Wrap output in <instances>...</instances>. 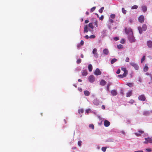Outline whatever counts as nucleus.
Wrapping results in <instances>:
<instances>
[{"instance_id":"nucleus-7","label":"nucleus","mask_w":152,"mask_h":152,"mask_svg":"<svg viewBox=\"0 0 152 152\" xmlns=\"http://www.w3.org/2000/svg\"><path fill=\"white\" fill-rule=\"evenodd\" d=\"M130 64L133 66L136 70H137L139 69V66L136 64L133 63H130Z\"/></svg>"},{"instance_id":"nucleus-14","label":"nucleus","mask_w":152,"mask_h":152,"mask_svg":"<svg viewBox=\"0 0 152 152\" xmlns=\"http://www.w3.org/2000/svg\"><path fill=\"white\" fill-rule=\"evenodd\" d=\"M111 93L112 95L114 96H116L117 94V93L115 90H112L111 91Z\"/></svg>"},{"instance_id":"nucleus-13","label":"nucleus","mask_w":152,"mask_h":152,"mask_svg":"<svg viewBox=\"0 0 152 152\" xmlns=\"http://www.w3.org/2000/svg\"><path fill=\"white\" fill-rule=\"evenodd\" d=\"M103 53L105 55H107L109 53V51L107 49L105 48L103 50Z\"/></svg>"},{"instance_id":"nucleus-62","label":"nucleus","mask_w":152,"mask_h":152,"mask_svg":"<svg viewBox=\"0 0 152 152\" xmlns=\"http://www.w3.org/2000/svg\"><path fill=\"white\" fill-rule=\"evenodd\" d=\"M134 152H143V151H134Z\"/></svg>"},{"instance_id":"nucleus-30","label":"nucleus","mask_w":152,"mask_h":152,"mask_svg":"<svg viewBox=\"0 0 152 152\" xmlns=\"http://www.w3.org/2000/svg\"><path fill=\"white\" fill-rule=\"evenodd\" d=\"M104 9V7H102L99 10V12L100 13H102V12H103V10Z\"/></svg>"},{"instance_id":"nucleus-48","label":"nucleus","mask_w":152,"mask_h":152,"mask_svg":"<svg viewBox=\"0 0 152 152\" xmlns=\"http://www.w3.org/2000/svg\"><path fill=\"white\" fill-rule=\"evenodd\" d=\"M109 22L110 23H112L113 22V20L111 19H110L109 20Z\"/></svg>"},{"instance_id":"nucleus-16","label":"nucleus","mask_w":152,"mask_h":152,"mask_svg":"<svg viewBox=\"0 0 152 152\" xmlns=\"http://www.w3.org/2000/svg\"><path fill=\"white\" fill-rule=\"evenodd\" d=\"M106 83V82L103 80H101L100 82V84L102 86L105 85Z\"/></svg>"},{"instance_id":"nucleus-63","label":"nucleus","mask_w":152,"mask_h":152,"mask_svg":"<svg viewBox=\"0 0 152 152\" xmlns=\"http://www.w3.org/2000/svg\"><path fill=\"white\" fill-rule=\"evenodd\" d=\"M80 45H80V44H78L77 45V47L78 48H79V47H80Z\"/></svg>"},{"instance_id":"nucleus-64","label":"nucleus","mask_w":152,"mask_h":152,"mask_svg":"<svg viewBox=\"0 0 152 152\" xmlns=\"http://www.w3.org/2000/svg\"><path fill=\"white\" fill-rule=\"evenodd\" d=\"M78 82H81L82 81V80L80 79H79L78 80Z\"/></svg>"},{"instance_id":"nucleus-37","label":"nucleus","mask_w":152,"mask_h":152,"mask_svg":"<svg viewBox=\"0 0 152 152\" xmlns=\"http://www.w3.org/2000/svg\"><path fill=\"white\" fill-rule=\"evenodd\" d=\"M94 24L96 26V27H98V21L96 20L94 22Z\"/></svg>"},{"instance_id":"nucleus-44","label":"nucleus","mask_w":152,"mask_h":152,"mask_svg":"<svg viewBox=\"0 0 152 152\" xmlns=\"http://www.w3.org/2000/svg\"><path fill=\"white\" fill-rule=\"evenodd\" d=\"M129 61V58L128 57H126V59L125 60V61L126 62H128Z\"/></svg>"},{"instance_id":"nucleus-11","label":"nucleus","mask_w":152,"mask_h":152,"mask_svg":"<svg viewBox=\"0 0 152 152\" xmlns=\"http://www.w3.org/2000/svg\"><path fill=\"white\" fill-rule=\"evenodd\" d=\"M110 124V123L107 120H105L104 121V125L105 127H108Z\"/></svg>"},{"instance_id":"nucleus-52","label":"nucleus","mask_w":152,"mask_h":152,"mask_svg":"<svg viewBox=\"0 0 152 152\" xmlns=\"http://www.w3.org/2000/svg\"><path fill=\"white\" fill-rule=\"evenodd\" d=\"M138 79V81L139 82H142V80L141 78L140 77H139Z\"/></svg>"},{"instance_id":"nucleus-47","label":"nucleus","mask_w":152,"mask_h":152,"mask_svg":"<svg viewBox=\"0 0 152 152\" xmlns=\"http://www.w3.org/2000/svg\"><path fill=\"white\" fill-rule=\"evenodd\" d=\"M104 18V16L103 15L101 16L99 18V19L101 20H102Z\"/></svg>"},{"instance_id":"nucleus-59","label":"nucleus","mask_w":152,"mask_h":152,"mask_svg":"<svg viewBox=\"0 0 152 152\" xmlns=\"http://www.w3.org/2000/svg\"><path fill=\"white\" fill-rule=\"evenodd\" d=\"M129 21L130 23H132L133 21V20L132 19H130L129 20Z\"/></svg>"},{"instance_id":"nucleus-27","label":"nucleus","mask_w":152,"mask_h":152,"mask_svg":"<svg viewBox=\"0 0 152 152\" xmlns=\"http://www.w3.org/2000/svg\"><path fill=\"white\" fill-rule=\"evenodd\" d=\"M117 47L118 49H121L123 48V45H122L120 44V45H117Z\"/></svg>"},{"instance_id":"nucleus-60","label":"nucleus","mask_w":152,"mask_h":152,"mask_svg":"<svg viewBox=\"0 0 152 152\" xmlns=\"http://www.w3.org/2000/svg\"><path fill=\"white\" fill-rule=\"evenodd\" d=\"M110 85V84H108V85L107 86V89L108 90H109V87Z\"/></svg>"},{"instance_id":"nucleus-5","label":"nucleus","mask_w":152,"mask_h":152,"mask_svg":"<svg viewBox=\"0 0 152 152\" xmlns=\"http://www.w3.org/2000/svg\"><path fill=\"white\" fill-rule=\"evenodd\" d=\"M97 50L96 48H94L93 49L92 53L94 55V56L96 58L98 57V54L97 53Z\"/></svg>"},{"instance_id":"nucleus-6","label":"nucleus","mask_w":152,"mask_h":152,"mask_svg":"<svg viewBox=\"0 0 152 152\" xmlns=\"http://www.w3.org/2000/svg\"><path fill=\"white\" fill-rule=\"evenodd\" d=\"M88 80L91 83L93 82L95 80V78L93 75H91L88 77Z\"/></svg>"},{"instance_id":"nucleus-4","label":"nucleus","mask_w":152,"mask_h":152,"mask_svg":"<svg viewBox=\"0 0 152 152\" xmlns=\"http://www.w3.org/2000/svg\"><path fill=\"white\" fill-rule=\"evenodd\" d=\"M145 141L144 142L145 143H148V142L152 143V139L151 138H145Z\"/></svg>"},{"instance_id":"nucleus-18","label":"nucleus","mask_w":152,"mask_h":152,"mask_svg":"<svg viewBox=\"0 0 152 152\" xmlns=\"http://www.w3.org/2000/svg\"><path fill=\"white\" fill-rule=\"evenodd\" d=\"M84 94L86 96H89L90 94V92L87 90L84 91Z\"/></svg>"},{"instance_id":"nucleus-17","label":"nucleus","mask_w":152,"mask_h":152,"mask_svg":"<svg viewBox=\"0 0 152 152\" xmlns=\"http://www.w3.org/2000/svg\"><path fill=\"white\" fill-rule=\"evenodd\" d=\"M87 74L88 73L86 70H84L82 71V75L83 76H86L87 75Z\"/></svg>"},{"instance_id":"nucleus-32","label":"nucleus","mask_w":152,"mask_h":152,"mask_svg":"<svg viewBox=\"0 0 152 152\" xmlns=\"http://www.w3.org/2000/svg\"><path fill=\"white\" fill-rule=\"evenodd\" d=\"M95 9H96V7H92L91 9L90 12H93L95 10Z\"/></svg>"},{"instance_id":"nucleus-31","label":"nucleus","mask_w":152,"mask_h":152,"mask_svg":"<svg viewBox=\"0 0 152 152\" xmlns=\"http://www.w3.org/2000/svg\"><path fill=\"white\" fill-rule=\"evenodd\" d=\"M81 62V59L80 58H79L77 60L76 62L77 64L80 63Z\"/></svg>"},{"instance_id":"nucleus-22","label":"nucleus","mask_w":152,"mask_h":152,"mask_svg":"<svg viewBox=\"0 0 152 152\" xmlns=\"http://www.w3.org/2000/svg\"><path fill=\"white\" fill-rule=\"evenodd\" d=\"M89 27L91 28L92 29L94 28V26L93 25L92 23H89L88 25Z\"/></svg>"},{"instance_id":"nucleus-2","label":"nucleus","mask_w":152,"mask_h":152,"mask_svg":"<svg viewBox=\"0 0 152 152\" xmlns=\"http://www.w3.org/2000/svg\"><path fill=\"white\" fill-rule=\"evenodd\" d=\"M138 29L139 30V33L141 34L142 32V31H145L147 29V26L146 24H144L142 26V27L139 26L138 27Z\"/></svg>"},{"instance_id":"nucleus-35","label":"nucleus","mask_w":152,"mask_h":152,"mask_svg":"<svg viewBox=\"0 0 152 152\" xmlns=\"http://www.w3.org/2000/svg\"><path fill=\"white\" fill-rule=\"evenodd\" d=\"M106 147H103L102 148V151L104 152L106 151Z\"/></svg>"},{"instance_id":"nucleus-53","label":"nucleus","mask_w":152,"mask_h":152,"mask_svg":"<svg viewBox=\"0 0 152 152\" xmlns=\"http://www.w3.org/2000/svg\"><path fill=\"white\" fill-rule=\"evenodd\" d=\"M146 150L148 151H151V150L150 148H147L146 149Z\"/></svg>"},{"instance_id":"nucleus-26","label":"nucleus","mask_w":152,"mask_h":152,"mask_svg":"<svg viewBox=\"0 0 152 152\" xmlns=\"http://www.w3.org/2000/svg\"><path fill=\"white\" fill-rule=\"evenodd\" d=\"M143 114L145 115H149V113L148 111H144L143 112Z\"/></svg>"},{"instance_id":"nucleus-12","label":"nucleus","mask_w":152,"mask_h":152,"mask_svg":"<svg viewBox=\"0 0 152 152\" xmlns=\"http://www.w3.org/2000/svg\"><path fill=\"white\" fill-rule=\"evenodd\" d=\"M147 45L149 48L152 47V41L149 40L147 42Z\"/></svg>"},{"instance_id":"nucleus-45","label":"nucleus","mask_w":152,"mask_h":152,"mask_svg":"<svg viewBox=\"0 0 152 152\" xmlns=\"http://www.w3.org/2000/svg\"><path fill=\"white\" fill-rule=\"evenodd\" d=\"M84 41L83 40H81L80 41V44L81 45H83L84 44Z\"/></svg>"},{"instance_id":"nucleus-19","label":"nucleus","mask_w":152,"mask_h":152,"mask_svg":"<svg viewBox=\"0 0 152 152\" xmlns=\"http://www.w3.org/2000/svg\"><path fill=\"white\" fill-rule=\"evenodd\" d=\"M88 31V26L87 25H86L84 28V32L87 33Z\"/></svg>"},{"instance_id":"nucleus-3","label":"nucleus","mask_w":152,"mask_h":152,"mask_svg":"<svg viewBox=\"0 0 152 152\" xmlns=\"http://www.w3.org/2000/svg\"><path fill=\"white\" fill-rule=\"evenodd\" d=\"M138 98L139 100L143 101H145L146 99L145 96L144 94H142L139 96Z\"/></svg>"},{"instance_id":"nucleus-15","label":"nucleus","mask_w":152,"mask_h":152,"mask_svg":"<svg viewBox=\"0 0 152 152\" xmlns=\"http://www.w3.org/2000/svg\"><path fill=\"white\" fill-rule=\"evenodd\" d=\"M132 90L129 91L126 93V97H129L132 95Z\"/></svg>"},{"instance_id":"nucleus-49","label":"nucleus","mask_w":152,"mask_h":152,"mask_svg":"<svg viewBox=\"0 0 152 152\" xmlns=\"http://www.w3.org/2000/svg\"><path fill=\"white\" fill-rule=\"evenodd\" d=\"M114 39L115 41H117L119 39V38L118 37H115L114 38Z\"/></svg>"},{"instance_id":"nucleus-20","label":"nucleus","mask_w":152,"mask_h":152,"mask_svg":"<svg viewBox=\"0 0 152 152\" xmlns=\"http://www.w3.org/2000/svg\"><path fill=\"white\" fill-rule=\"evenodd\" d=\"M142 10L144 12H146L147 10V7L145 6H143L142 7Z\"/></svg>"},{"instance_id":"nucleus-33","label":"nucleus","mask_w":152,"mask_h":152,"mask_svg":"<svg viewBox=\"0 0 152 152\" xmlns=\"http://www.w3.org/2000/svg\"><path fill=\"white\" fill-rule=\"evenodd\" d=\"M122 12L124 14H125L126 12V11L125 10V9L123 8H122Z\"/></svg>"},{"instance_id":"nucleus-57","label":"nucleus","mask_w":152,"mask_h":152,"mask_svg":"<svg viewBox=\"0 0 152 152\" xmlns=\"http://www.w3.org/2000/svg\"><path fill=\"white\" fill-rule=\"evenodd\" d=\"M89 22V20H85V22L86 23H87Z\"/></svg>"},{"instance_id":"nucleus-10","label":"nucleus","mask_w":152,"mask_h":152,"mask_svg":"<svg viewBox=\"0 0 152 152\" xmlns=\"http://www.w3.org/2000/svg\"><path fill=\"white\" fill-rule=\"evenodd\" d=\"M121 69L124 72V73L123 74L126 76L128 74V71L126 70V68L122 67Z\"/></svg>"},{"instance_id":"nucleus-40","label":"nucleus","mask_w":152,"mask_h":152,"mask_svg":"<svg viewBox=\"0 0 152 152\" xmlns=\"http://www.w3.org/2000/svg\"><path fill=\"white\" fill-rule=\"evenodd\" d=\"M95 37V36L94 35H91L90 37L89 38L91 39H94Z\"/></svg>"},{"instance_id":"nucleus-36","label":"nucleus","mask_w":152,"mask_h":152,"mask_svg":"<svg viewBox=\"0 0 152 152\" xmlns=\"http://www.w3.org/2000/svg\"><path fill=\"white\" fill-rule=\"evenodd\" d=\"M115 17V15L114 14H112L110 15V18L113 19H114Z\"/></svg>"},{"instance_id":"nucleus-43","label":"nucleus","mask_w":152,"mask_h":152,"mask_svg":"<svg viewBox=\"0 0 152 152\" xmlns=\"http://www.w3.org/2000/svg\"><path fill=\"white\" fill-rule=\"evenodd\" d=\"M82 142L81 141H79L78 142V145L79 146L81 145Z\"/></svg>"},{"instance_id":"nucleus-56","label":"nucleus","mask_w":152,"mask_h":152,"mask_svg":"<svg viewBox=\"0 0 152 152\" xmlns=\"http://www.w3.org/2000/svg\"><path fill=\"white\" fill-rule=\"evenodd\" d=\"M102 109H104L105 108V106L104 105H102Z\"/></svg>"},{"instance_id":"nucleus-8","label":"nucleus","mask_w":152,"mask_h":152,"mask_svg":"<svg viewBox=\"0 0 152 152\" xmlns=\"http://www.w3.org/2000/svg\"><path fill=\"white\" fill-rule=\"evenodd\" d=\"M138 20L141 23H142L144 22V18L143 15H141L138 18Z\"/></svg>"},{"instance_id":"nucleus-61","label":"nucleus","mask_w":152,"mask_h":152,"mask_svg":"<svg viewBox=\"0 0 152 152\" xmlns=\"http://www.w3.org/2000/svg\"><path fill=\"white\" fill-rule=\"evenodd\" d=\"M81 57L82 58H83L84 57L83 55L82 54H81L80 55Z\"/></svg>"},{"instance_id":"nucleus-24","label":"nucleus","mask_w":152,"mask_h":152,"mask_svg":"<svg viewBox=\"0 0 152 152\" xmlns=\"http://www.w3.org/2000/svg\"><path fill=\"white\" fill-rule=\"evenodd\" d=\"M148 66L146 65H145V66L143 69L144 71L145 72H146L148 70Z\"/></svg>"},{"instance_id":"nucleus-34","label":"nucleus","mask_w":152,"mask_h":152,"mask_svg":"<svg viewBox=\"0 0 152 152\" xmlns=\"http://www.w3.org/2000/svg\"><path fill=\"white\" fill-rule=\"evenodd\" d=\"M90 128H91L92 129H94V126L92 124H90L89 126Z\"/></svg>"},{"instance_id":"nucleus-21","label":"nucleus","mask_w":152,"mask_h":152,"mask_svg":"<svg viewBox=\"0 0 152 152\" xmlns=\"http://www.w3.org/2000/svg\"><path fill=\"white\" fill-rule=\"evenodd\" d=\"M88 69L90 72H91L92 70V66L91 64H89L88 66Z\"/></svg>"},{"instance_id":"nucleus-29","label":"nucleus","mask_w":152,"mask_h":152,"mask_svg":"<svg viewBox=\"0 0 152 152\" xmlns=\"http://www.w3.org/2000/svg\"><path fill=\"white\" fill-rule=\"evenodd\" d=\"M138 6L137 5H134L131 7L132 9H136L138 8Z\"/></svg>"},{"instance_id":"nucleus-28","label":"nucleus","mask_w":152,"mask_h":152,"mask_svg":"<svg viewBox=\"0 0 152 152\" xmlns=\"http://www.w3.org/2000/svg\"><path fill=\"white\" fill-rule=\"evenodd\" d=\"M126 76L125 75H124V74L123 75H118V77L120 78H122Z\"/></svg>"},{"instance_id":"nucleus-42","label":"nucleus","mask_w":152,"mask_h":152,"mask_svg":"<svg viewBox=\"0 0 152 152\" xmlns=\"http://www.w3.org/2000/svg\"><path fill=\"white\" fill-rule=\"evenodd\" d=\"M125 41L124 39H122L121 40V43L122 44H124L125 43Z\"/></svg>"},{"instance_id":"nucleus-39","label":"nucleus","mask_w":152,"mask_h":152,"mask_svg":"<svg viewBox=\"0 0 152 152\" xmlns=\"http://www.w3.org/2000/svg\"><path fill=\"white\" fill-rule=\"evenodd\" d=\"M84 110L83 109H81L79 110V112L80 114V113H82L83 112Z\"/></svg>"},{"instance_id":"nucleus-46","label":"nucleus","mask_w":152,"mask_h":152,"mask_svg":"<svg viewBox=\"0 0 152 152\" xmlns=\"http://www.w3.org/2000/svg\"><path fill=\"white\" fill-rule=\"evenodd\" d=\"M120 69H118L116 72V73L118 74H119L120 72Z\"/></svg>"},{"instance_id":"nucleus-38","label":"nucleus","mask_w":152,"mask_h":152,"mask_svg":"<svg viewBox=\"0 0 152 152\" xmlns=\"http://www.w3.org/2000/svg\"><path fill=\"white\" fill-rule=\"evenodd\" d=\"M145 56H144L141 59V62L142 63L144 61V60H145Z\"/></svg>"},{"instance_id":"nucleus-58","label":"nucleus","mask_w":152,"mask_h":152,"mask_svg":"<svg viewBox=\"0 0 152 152\" xmlns=\"http://www.w3.org/2000/svg\"><path fill=\"white\" fill-rule=\"evenodd\" d=\"M78 90L80 92H81L82 91V89L80 88H78Z\"/></svg>"},{"instance_id":"nucleus-25","label":"nucleus","mask_w":152,"mask_h":152,"mask_svg":"<svg viewBox=\"0 0 152 152\" xmlns=\"http://www.w3.org/2000/svg\"><path fill=\"white\" fill-rule=\"evenodd\" d=\"M133 84H134L132 83H128L126 84V85L130 87H132L133 86Z\"/></svg>"},{"instance_id":"nucleus-9","label":"nucleus","mask_w":152,"mask_h":152,"mask_svg":"<svg viewBox=\"0 0 152 152\" xmlns=\"http://www.w3.org/2000/svg\"><path fill=\"white\" fill-rule=\"evenodd\" d=\"M94 74L96 75H100L101 74V72L100 70L98 68L96 69Z\"/></svg>"},{"instance_id":"nucleus-54","label":"nucleus","mask_w":152,"mask_h":152,"mask_svg":"<svg viewBox=\"0 0 152 152\" xmlns=\"http://www.w3.org/2000/svg\"><path fill=\"white\" fill-rule=\"evenodd\" d=\"M90 111V109H88L86 110V112L88 114L89 113V112Z\"/></svg>"},{"instance_id":"nucleus-55","label":"nucleus","mask_w":152,"mask_h":152,"mask_svg":"<svg viewBox=\"0 0 152 152\" xmlns=\"http://www.w3.org/2000/svg\"><path fill=\"white\" fill-rule=\"evenodd\" d=\"M84 37L86 39H88L89 38V37L88 35H86Z\"/></svg>"},{"instance_id":"nucleus-51","label":"nucleus","mask_w":152,"mask_h":152,"mask_svg":"<svg viewBox=\"0 0 152 152\" xmlns=\"http://www.w3.org/2000/svg\"><path fill=\"white\" fill-rule=\"evenodd\" d=\"M139 133L140 134H142L144 132L142 131V130H139Z\"/></svg>"},{"instance_id":"nucleus-50","label":"nucleus","mask_w":152,"mask_h":152,"mask_svg":"<svg viewBox=\"0 0 152 152\" xmlns=\"http://www.w3.org/2000/svg\"><path fill=\"white\" fill-rule=\"evenodd\" d=\"M135 134L137 136H140V133H135Z\"/></svg>"},{"instance_id":"nucleus-41","label":"nucleus","mask_w":152,"mask_h":152,"mask_svg":"<svg viewBox=\"0 0 152 152\" xmlns=\"http://www.w3.org/2000/svg\"><path fill=\"white\" fill-rule=\"evenodd\" d=\"M106 30H103L102 31V34L103 35H105L106 34Z\"/></svg>"},{"instance_id":"nucleus-23","label":"nucleus","mask_w":152,"mask_h":152,"mask_svg":"<svg viewBox=\"0 0 152 152\" xmlns=\"http://www.w3.org/2000/svg\"><path fill=\"white\" fill-rule=\"evenodd\" d=\"M117 61V59L114 58L112 59L111 61V63L112 64H114L115 62H116Z\"/></svg>"},{"instance_id":"nucleus-1","label":"nucleus","mask_w":152,"mask_h":152,"mask_svg":"<svg viewBox=\"0 0 152 152\" xmlns=\"http://www.w3.org/2000/svg\"><path fill=\"white\" fill-rule=\"evenodd\" d=\"M125 32L128 35V39L129 41L131 43L135 42V39L133 36L132 29L126 28Z\"/></svg>"}]
</instances>
